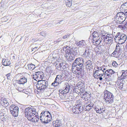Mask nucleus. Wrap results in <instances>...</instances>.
I'll return each instance as SVG.
<instances>
[{
	"mask_svg": "<svg viewBox=\"0 0 127 127\" xmlns=\"http://www.w3.org/2000/svg\"><path fill=\"white\" fill-rule=\"evenodd\" d=\"M35 74L33 77V78L35 80H36L37 79L38 81L42 80L44 77L43 73L40 72H36Z\"/></svg>",
	"mask_w": 127,
	"mask_h": 127,
	"instance_id": "9d476101",
	"label": "nucleus"
},
{
	"mask_svg": "<svg viewBox=\"0 0 127 127\" xmlns=\"http://www.w3.org/2000/svg\"><path fill=\"white\" fill-rule=\"evenodd\" d=\"M119 15L122 14L123 15H125V14L123 12H119Z\"/></svg>",
	"mask_w": 127,
	"mask_h": 127,
	"instance_id": "13d9d810",
	"label": "nucleus"
},
{
	"mask_svg": "<svg viewBox=\"0 0 127 127\" xmlns=\"http://www.w3.org/2000/svg\"><path fill=\"white\" fill-rule=\"evenodd\" d=\"M120 83H119V85H118V86H119V88L120 89L122 90V89L123 88V83H122L121 82H120Z\"/></svg>",
	"mask_w": 127,
	"mask_h": 127,
	"instance_id": "e433bc0d",
	"label": "nucleus"
},
{
	"mask_svg": "<svg viewBox=\"0 0 127 127\" xmlns=\"http://www.w3.org/2000/svg\"><path fill=\"white\" fill-rule=\"evenodd\" d=\"M60 39L59 40V39L58 40L56 41V42H58L60 41Z\"/></svg>",
	"mask_w": 127,
	"mask_h": 127,
	"instance_id": "e2e57ef3",
	"label": "nucleus"
},
{
	"mask_svg": "<svg viewBox=\"0 0 127 127\" xmlns=\"http://www.w3.org/2000/svg\"><path fill=\"white\" fill-rule=\"evenodd\" d=\"M48 86V82L45 80H41L38 82L36 84L37 90L40 91L43 90L46 88Z\"/></svg>",
	"mask_w": 127,
	"mask_h": 127,
	"instance_id": "39448f33",
	"label": "nucleus"
},
{
	"mask_svg": "<svg viewBox=\"0 0 127 127\" xmlns=\"http://www.w3.org/2000/svg\"><path fill=\"white\" fill-rule=\"evenodd\" d=\"M99 73H100V74H101L102 73V72H99Z\"/></svg>",
	"mask_w": 127,
	"mask_h": 127,
	"instance_id": "774afa93",
	"label": "nucleus"
},
{
	"mask_svg": "<svg viewBox=\"0 0 127 127\" xmlns=\"http://www.w3.org/2000/svg\"><path fill=\"white\" fill-rule=\"evenodd\" d=\"M74 44H73V46H72H72H71L70 45H70H69V48H70V49H73V46H74Z\"/></svg>",
	"mask_w": 127,
	"mask_h": 127,
	"instance_id": "6e6d98bb",
	"label": "nucleus"
},
{
	"mask_svg": "<svg viewBox=\"0 0 127 127\" xmlns=\"http://www.w3.org/2000/svg\"><path fill=\"white\" fill-rule=\"evenodd\" d=\"M71 0H67L65 1L66 5L69 7H70L71 5Z\"/></svg>",
	"mask_w": 127,
	"mask_h": 127,
	"instance_id": "2f4dec72",
	"label": "nucleus"
},
{
	"mask_svg": "<svg viewBox=\"0 0 127 127\" xmlns=\"http://www.w3.org/2000/svg\"><path fill=\"white\" fill-rule=\"evenodd\" d=\"M119 18L118 19V21L120 22H121V23L123 22L125 20V19L124 17H123L119 15Z\"/></svg>",
	"mask_w": 127,
	"mask_h": 127,
	"instance_id": "c756f323",
	"label": "nucleus"
},
{
	"mask_svg": "<svg viewBox=\"0 0 127 127\" xmlns=\"http://www.w3.org/2000/svg\"><path fill=\"white\" fill-rule=\"evenodd\" d=\"M90 55L89 50L86 49L84 53L83 54V56L85 58H88L90 57Z\"/></svg>",
	"mask_w": 127,
	"mask_h": 127,
	"instance_id": "4be33fe9",
	"label": "nucleus"
},
{
	"mask_svg": "<svg viewBox=\"0 0 127 127\" xmlns=\"http://www.w3.org/2000/svg\"><path fill=\"white\" fill-rule=\"evenodd\" d=\"M9 108L12 116L14 117H17L18 115L19 111L18 106L15 105H12Z\"/></svg>",
	"mask_w": 127,
	"mask_h": 127,
	"instance_id": "0eeeda50",
	"label": "nucleus"
},
{
	"mask_svg": "<svg viewBox=\"0 0 127 127\" xmlns=\"http://www.w3.org/2000/svg\"><path fill=\"white\" fill-rule=\"evenodd\" d=\"M44 121H45V122H47V123H44V124H47L48 123L50 122L52 119V117H44Z\"/></svg>",
	"mask_w": 127,
	"mask_h": 127,
	"instance_id": "cd10ccee",
	"label": "nucleus"
},
{
	"mask_svg": "<svg viewBox=\"0 0 127 127\" xmlns=\"http://www.w3.org/2000/svg\"><path fill=\"white\" fill-rule=\"evenodd\" d=\"M0 103L1 104L2 106L5 107H7L9 104L7 99L4 98H3L1 100Z\"/></svg>",
	"mask_w": 127,
	"mask_h": 127,
	"instance_id": "dca6fc26",
	"label": "nucleus"
},
{
	"mask_svg": "<svg viewBox=\"0 0 127 127\" xmlns=\"http://www.w3.org/2000/svg\"><path fill=\"white\" fill-rule=\"evenodd\" d=\"M10 64V61L7 60H6V61L4 63V64H3L4 66H8Z\"/></svg>",
	"mask_w": 127,
	"mask_h": 127,
	"instance_id": "f704fd0d",
	"label": "nucleus"
},
{
	"mask_svg": "<svg viewBox=\"0 0 127 127\" xmlns=\"http://www.w3.org/2000/svg\"><path fill=\"white\" fill-rule=\"evenodd\" d=\"M63 79H64V80H67V76L66 75H65L64 76V75H63Z\"/></svg>",
	"mask_w": 127,
	"mask_h": 127,
	"instance_id": "c03bdc74",
	"label": "nucleus"
},
{
	"mask_svg": "<svg viewBox=\"0 0 127 127\" xmlns=\"http://www.w3.org/2000/svg\"><path fill=\"white\" fill-rule=\"evenodd\" d=\"M76 112H75V114H79L80 113L79 110H78V108H76Z\"/></svg>",
	"mask_w": 127,
	"mask_h": 127,
	"instance_id": "49530a36",
	"label": "nucleus"
},
{
	"mask_svg": "<svg viewBox=\"0 0 127 127\" xmlns=\"http://www.w3.org/2000/svg\"><path fill=\"white\" fill-rule=\"evenodd\" d=\"M121 77L122 79H125L127 78V70L123 72Z\"/></svg>",
	"mask_w": 127,
	"mask_h": 127,
	"instance_id": "c85d7f7f",
	"label": "nucleus"
},
{
	"mask_svg": "<svg viewBox=\"0 0 127 127\" xmlns=\"http://www.w3.org/2000/svg\"><path fill=\"white\" fill-rule=\"evenodd\" d=\"M102 74H101L100 73H97L96 75V77H97V76H101V75H102Z\"/></svg>",
	"mask_w": 127,
	"mask_h": 127,
	"instance_id": "3c124183",
	"label": "nucleus"
},
{
	"mask_svg": "<svg viewBox=\"0 0 127 127\" xmlns=\"http://www.w3.org/2000/svg\"><path fill=\"white\" fill-rule=\"evenodd\" d=\"M83 95V96H85V95H85L84 94Z\"/></svg>",
	"mask_w": 127,
	"mask_h": 127,
	"instance_id": "338daca9",
	"label": "nucleus"
},
{
	"mask_svg": "<svg viewBox=\"0 0 127 127\" xmlns=\"http://www.w3.org/2000/svg\"><path fill=\"white\" fill-rule=\"evenodd\" d=\"M6 76L7 77V78L8 79H9L10 78V73H8L6 75Z\"/></svg>",
	"mask_w": 127,
	"mask_h": 127,
	"instance_id": "a18cd8bd",
	"label": "nucleus"
},
{
	"mask_svg": "<svg viewBox=\"0 0 127 127\" xmlns=\"http://www.w3.org/2000/svg\"><path fill=\"white\" fill-rule=\"evenodd\" d=\"M27 66H28V69L30 70H33L35 67V65L32 64H28Z\"/></svg>",
	"mask_w": 127,
	"mask_h": 127,
	"instance_id": "bb28decb",
	"label": "nucleus"
},
{
	"mask_svg": "<svg viewBox=\"0 0 127 127\" xmlns=\"http://www.w3.org/2000/svg\"><path fill=\"white\" fill-rule=\"evenodd\" d=\"M78 108V110H79L80 113L82 111L83 109V108L81 106H80V107L79 108Z\"/></svg>",
	"mask_w": 127,
	"mask_h": 127,
	"instance_id": "79ce46f5",
	"label": "nucleus"
},
{
	"mask_svg": "<svg viewBox=\"0 0 127 127\" xmlns=\"http://www.w3.org/2000/svg\"><path fill=\"white\" fill-rule=\"evenodd\" d=\"M101 39L103 40V41H107L109 38V35L108 36L106 35H102L101 36Z\"/></svg>",
	"mask_w": 127,
	"mask_h": 127,
	"instance_id": "b1692460",
	"label": "nucleus"
},
{
	"mask_svg": "<svg viewBox=\"0 0 127 127\" xmlns=\"http://www.w3.org/2000/svg\"><path fill=\"white\" fill-rule=\"evenodd\" d=\"M6 60V59H3L2 60V63H3V64H4V63L5 62Z\"/></svg>",
	"mask_w": 127,
	"mask_h": 127,
	"instance_id": "864d4df0",
	"label": "nucleus"
},
{
	"mask_svg": "<svg viewBox=\"0 0 127 127\" xmlns=\"http://www.w3.org/2000/svg\"><path fill=\"white\" fill-rule=\"evenodd\" d=\"M24 113L26 117L29 120L35 123L38 121L39 116L35 115L36 114V112L33 110L31 107L26 108L25 110Z\"/></svg>",
	"mask_w": 127,
	"mask_h": 127,
	"instance_id": "f03ea898",
	"label": "nucleus"
},
{
	"mask_svg": "<svg viewBox=\"0 0 127 127\" xmlns=\"http://www.w3.org/2000/svg\"><path fill=\"white\" fill-rule=\"evenodd\" d=\"M94 77L95 78H96L97 77H96V74H94Z\"/></svg>",
	"mask_w": 127,
	"mask_h": 127,
	"instance_id": "bf43d9fd",
	"label": "nucleus"
},
{
	"mask_svg": "<svg viewBox=\"0 0 127 127\" xmlns=\"http://www.w3.org/2000/svg\"><path fill=\"white\" fill-rule=\"evenodd\" d=\"M68 49H67V50H66V51H65V52L66 53L65 54V57L67 59V58H68L69 56L68 55V52H67V51H68Z\"/></svg>",
	"mask_w": 127,
	"mask_h": 127,
	"instance_id": "a19ab883",
	"label": "nucleus"
},
{
	"mask_svg": "<svg viewBox=\"0 0 127 127\" xmlns=\"http://www.w3.org/2000/svg\"><path fill=\"white\" fill-rule=\"evenodd\" d=\"M27 79L24 77L20 78L19 80L18 83L19 84H24L27 82Z\"/></svg>",
	"mask_w": 127,
	"mask_h": 127,
	"instance_id": "aec40b11",
	"label": "nucleus"
},
{
	"mask_svg": "<svg viewBox=\"0 0 127 127\" xmlns=\"http://www.w3.org/2000/svg\"><path fill=\"white\" fill-rule=\"evenodd\" d=\"M125 48H126L127 49V44L125 46Z\"/></svg>",
	"mask_w": 127,
	"mask_h": 127,
	"instance_id": "0e129e2a",
	"label": "nucleus"
},
{
	"mask_svg": "<svg viewBox=\"0 0 127 127\" xmlns=\"http://www.w3.org/2000/svg\"><path fill=\"white\" fill-rule=\"evenodd\" d=\"M94 109L97 113L100 114L103 113L105 110V108L103 107H101L99 108L95 107Z\"/></svg>",
	"mask_w": 127,
	"mask_h": 127,
	"instance_id": "2eb2a0df",
	"label": "nucleus"
},
{
	"mask_svg": "<svg viewBox=\"0 0 127 127\" xmlns=\"http://www.w3.org/2000/svg\"><path fill=\"white\" fill-rule=\"evenodd\" d=\"M59 67L57 68V69L58 70H61V68L64 69L66 68V66L65 65V64L63 63H60L59 64Z\"/></svg>",
	"mask_w": 127,
	"mask_h": 127,
	"instance_id": "5701e85b",
	"label": "nucleus"
},
{
	"mask_svg": "<svg viewBox=\"0 0 127 127\" xmlns=\"http://www.w3.org/2000/svg\"><path fill=\"white\" fill-rule=\"evenodd\" d=\"M95 40V44L97 45H99L101 41V40L99 38L97 39L96 40Z\"/></svg>",
	"mask_w": 127,
	"mask_h": 127,
	"instance_id": "72a5a7b5",
	"label": "nucleus"
},
{
	"mask_svg": "<svg viewBox=\"0 0 127 127\" xmlns=\"http://www.w3.org/2000/svg\"><path fill=\"white\" fill-rule=\"evenodd\" d=\"M127 37L126 35L123 34H121L120 32L117 33L115 38H114L115 40H118L119 44H122L124 43L126 41Z\"/></svg>",
	"mask_w": 127,
	"mask_h": 127,
	"instance_id": "7ed1b4c3",
	"label": "nucleus"
},
{
	"mask_svg": "<svg viewBox=\"0 0 127 127\" xmlns=\"http://www.w3.org/2000/svg\"><path fill=\"white\" fill-rule=\"evenodd\" d=\"M93 107V104H90L86 106L85 108V111H88L91 109Z\"/></svg>",
	"mask_w": 127,
	"mask_h": 127,
	"instance_id": "393cba45",
	"label": "nucleus"
},
{
	"mask_svg": "<svg viewBox=\"0 0 127 127\" xmlns=\"http://www.w3.org/2000/svg\"><path fill=\"white\" fill-rule=\"evenodd\" d=\"M63 81V76L60 75L56 76L54 82L52 84V85L56 86L59 84H60Z\"/></svg>",
	"mask_w": 127,
	"mask_h": 127,
	"instance_id": "6e6552de",
	"label": "nucleus"
},
{
	"mask_svg": "<svg viewBox=\"0 0 127 127\" xmlns=\"http://www.w3.org/2000/svg\"><path fill=\"white\" fill-rule=\"evenodd\" d=\"M79 90H79V92H78L79 93H80V92L81 93H83L84 92V88L82 87V88H81V87H80V89L79 87Z\"/></svg>",
	"mask_w": 127,
	"mask_h": 127,
	"instance_id": "ea45409f",
	"label": "nucleus"
},
{
	"mask_svg": "<svg viewBox=\"0 0 127 127\" xmlns=\"http://www.w3.org/2000/svg\"><path fill=\"white\" fill-rule=\"evenodd\" d=\"M96 71L97 72V73H99V72H102V73L101 74H104V71L103 70H100V69H98L96 70Z\"/></svg>",
	"mask_w": 127,
	"mask_h": 127,
	"instance_id": "37998d69",
	"label": "nucleus"
},
{
	"mask_svg": "<svg viewBox=\"0 0 127 127\" xmlns=\"http://www.w3.org/2000/svg\"><path fill=\"white\" fill-rule=\"evenodd\" d=\"M76 108L77 107H75V108H73L72 109V111L73 113H75V112H76Z\"/></svg>",
	"mask_w": 127,
	"mask_h": 127,
	"instance_id": "de8ad7c7",
	"label": "nucleus"
},
{
	"mask_svg": "<svg viewBox=\"0 0 127 127\" xmlns=\"http://www.w3.org/2000/svg\"><path fill=\"white\" fill-rule=\"evenodd\" d=\"M123 5L125 6H126L127 5V2L125 3L124 4V5L123 4L122 5V6H123Z\"/></svg>",
	"mask_w": 127,
	"mask_h": 127,
	"instance_id": "052dcab7",
	"label": "nucleus"
},
{
	"mask_svg": "<svg viewBox=\"0 0 127 127\" xmlns=\"http://www.w3.org/2000/svg\"><path fill=\"white\" fill-rule=\"evenodd\" d=\"M125 14H126L127 15V12H125Z\"/></svg>",
	"mask_w": 127,
	"mask_h": 127,
	"instance_id": "69168bd1",
	"label": "nucleus"
},
{
	"mask_svg": "<svg viewBox=\"0 0 127 127\" xmlns=\"http://www.w3.org/2000/svg\"><path fill=\"white\" fill-rule=\"evenodd\" d=\"M44 117L41 115H40V120L41 121V122L42 123L44 124V123H47V122H45V121H44Z\"/></svg>",
	"mask_w": 127,
	"mask_h": 127,
	"instance_id": "473e14b6",
	"label": "nucleus"
},
{
	"mask_svg": "<svg viewBox=\"0 0 127 127\" xmlns=\"http://www.w3.org/2000/svg\"><path fill=\"white\" fill-rule=\"evenodd\" d=\"M84 61V59L81 58L76 59L72 65V69L73 73H77L79 75L84 69V65L83 64Z\"/></svg>",
	"mask_w": 127,
	"mask_h": 127,
	"instance_id": "f257e3e1",
	"label": "nucleus"
},
{
	"mask_svg": "<svg viewBox=\"0 0 127 127\" xmlns=\"http://www.w3.org/2000/svg\"><path fill=\"white\" fill-rule=\"evenodd\" d=\"M115 72L112 69H108L105 72L104 75L108 77H111L113 76V74Z\"/></svg>",
	"mask_w": 127,
	"mask_h": 127,
	"instance_id": "f8f14e48",
	"label": "nucleus"
},
{
	"mask_svg": "<svg viewBox=\"0 0 127 127\" xmlns=\"http://www.w3.org/2000/svg\"><path fill=\"white\" fill-rule=\"evenodd\" d=\"M102 67H99V66H97V69H100V70H102Z\"/></svg>",
	"mask_w": 127,
	"mask_h": 127,
	"instance_id": "8fccbe9b",
	"label": "nucleus"
},
{
	"mask_svg": "<svg viewBox=\"0 0 127 127\" xmlns=\"http://www.w3.org/2000/svg\"><path fill=\"white\" fill-rule=\"evenodd\" d=\"M118 27L119 28H120L121 29H125L126 28V27L125 25H119Z\"/></svg>",
	"mask_w": 127,
	"mask_h": 127,
	"instance_id": "58836bf2",
	"label": "nucleus"
},
{
	"mask_svg": "<svg viewBox=\"0 0 127 127\" xmlns=\"http://www.w3.org/2000/svg\"><path fill=\"white\" fill-rule=\"evenodd\" d=\"M107 92L104 94V99L105 102L111 104L113 102L114 96L111 92L107 91Z\"/></svg>",
	"mask_w": 127,
	"mask_h": 127,
	"instance_id": "20e7f679",
	"label": "nucleus"
},
{
	"mask_svg": "<svg viewBox=\"0 0 127 127\" xmlns=\"http://www.w3.org/2000/svg\"><path fill=\"white\" fill-rule=\"evenodd\" d=\"M62 125L61 121L59 119H58L54 121L53 123V125L54 127H60Z\"/></svg>",
	"mask_w": 127,
	"mask_h": 127,
	"instance_id": "ddd939ff",
	"label": "nucleus"
},
{
	"mask_svg": "<svg viewBox=\"0 0 127 127\" xmlns=\"http://www.w3.org/2000/svg\"><path fill=\"white\" fill-rule=\"evenodd\" d=\"M56 58H57V62H59L60 60V58L59 57H56Z\"/></svg>",
	"mask_w": 127,
	"mask_h": 127,
	"instance_id": "09e8293b",
	"label": "nucleus"
},
{
	"mask_svg": "<svg viewBox=\"0 0 127 127\" xmlns=\"http://www.w3.org/2000/svg\"><path fill=\"white\" fill-rule=\"evenodd\" d=\"M75 43L80 47H84L86 45V43L84 40H83L79 42L76 41Z\"/></svg>",
	"mask_w": 127,
	"mask_h": 127,
	"instance_id": "4468645a",
	"label": "nucleus"
},
{
	"mask_svg": "<svg viewBox=\"0 0 127 127\" xmlns=\"http://www.w3.org/2000/svg\"><path fill=\"white\" fill-rule=\"evenodd\" d=\"M67 51V52H68V55H70V54L72 56H74L75 57V56H76L77 54V52L76 50L74 51L73 50V51L72 52L71 50H70L68 49V51Z\"/></svg>",
	"mask_w": 127,
	"mask_h": 127,
	"instance_id": "6ab92c4d",
	"label": "nucleus"
},
{
	"mask_svg": "<svg viewBox=\"0 0 127 127\" xmlns=\"http://www.w3.org/2000/svg\"><path fill=\"white\" fill-rule=\"evenodd\" d=\"M40 115H41L44 117H52L50 113L47 111H45L42 112H41Z\"/></svg>",
	"mask_w": 127,
	"mask_h": 127,
	"instance_id": "a211bd4d",
	"label": "nucleus"
},
{
	"mask_svg": "<svg viewBox=\"0 0 127 127\" xmlns=\"http://www.w3.org/2000/svg\"><path fill=\"white\" fill-rule=\"evenodd\" d=\"M37 48V47H35L34 48H32V51H34V50L36 49Z\"/></svg>",
	"mask_w": 127,
	"mask_h": 127,
	"instance_id": "4d7b16f0",
	"label": "nucleus"
},
{
	"mask_svg": "<svg viewBox=\"0 0 127 127\" xmlns=\"http://www.w3.org/2000/svg\"><path fill=\"white\" fill-rule=\"evenodd\" d=\"M97 73V72L96 71V70L95 71V72L94 73V74H96Z\"/></svg>",
	"mask_w": 127,
	"mask_h": 127,
	"instance_id": "680f3d73",
	"label": "nucleus"
},
{
	"mask_svg": "<svg viewBox=\"0 0 127 127\" xmlns=\"http://www.w3.org/2000/svg\"><path fill=\"white\" fill-rule=\"evenodd\" d=\"M68 36V35H65L62 38L63 39H64L67 38V37Z\"/></svg>",
	"mask_w": 127,
	"mask_h": 127,
	"instance_id": "5fc2aeb1",
	"label": "nucleus"
},
{
	"mask_svg": "<svg viewBox=\"0 0 127 127\" xmlns=\"http://www.w3.org/2000/svg\"><path fill=\"white\" fill-rule=\"evenodd\" d=\"M93 40H96L97 39L99 38V37H98L99 36V34L96 31H94L93 33Z\"/></svg>",
	"mask_w": 127,
	"mask_h": 127,
	"instance_id": "412c9836",
	"label": "nucleus"
},
{
	"mask_svg": "<svg viewBox=\"0 0 127 127\" xmlns=\"http://www.w3.org/2000/svg\"><path fill=\"white\" fill-rule=\"evenodd\" d=\"M109 35V38L108 40V42L109 43H112L113 42V36L112 35Z\"/></svg>",
	"mask_w": 127,
	"mask_h": 127,
	"instance_id": "7c9ffc66",
	"label": "nucleus"
},
{
	"mask_svg": "<svg viewBox=\"0 0 127 127\" xmlns=\"http://www.w3.org/2000/svg\"><path fill=\"white\" fill-rule=\"evenodd\" d=\"M85 66L90 71L93 68V62L90 60L86 62Z\"/></svg>",
	"mask_w": 127,
	"mask_h": 127,
	"instance_id": "9b49d317",
	"label": "nucleus"
},
{
	"mask_svg": "<svg viewBox=\"0 0 127 127\" xmlns=\"http://www.w3.org/2000/svg\"><path fill=\"white\" fill-rule=\"evenodd\" d=\"M68 58H67V61L68 62H71L73 60L75 59L74 56H72L70 54Z\"/></svg>",
	"mask_w": 127,
	"mask_h": 127,
	"instance_id": "a878e982",
	"label": "nucleus"
},
{
	"mask_svg": "<svg viewBox=\"0 0 127 127\" xmlns=\"http://www.w3.org/2000/svg\"><path fill=\"white\" fill-rule=\"evenodd\" d=\"M95 49L97 54L103 53L104 51V50L100 47H96Z\"/></svg>",
	"mask_w": 127,
	"mask_h": 127,
	"instance_id": "f3484780",
	"label": "nucleus"
},
{
	"mask_svg": "<svg viewBox=\"0 0 127 127\" xmlns=\"http://www.w3.org/2000/svg\"><path fill=\"white\" fill-rule=\"evenodd\" d=\"M112 65L115 67H116L118 65V64L117 62L115 61H113L112 64Z\"/></svg>",
	"mask_w": 127,
	"mask_h": 127,
	"instance_id": "c9c22d12",
	"label": "nucleus"
},
{
	"mask_svg": "<svg viewBox=\"0 0 127 127\" xmlns=\"http://www.w3.org/2000/svg\"><path fill=\"white\" fill-rule=\"evenodd\" d=\"M122 44H117L116 45L115 48V50L112 54L114 57H117L119 56L121 51L122 50V49L124 48V46L121 45Z\"/></svg>",
	"mask_w": 127,
	"mask_h": 127,
	"instance_id": "423d86ee",
	"label": "nucleus"
},
{
	"mask_svg": "<svg viewBox=\"0 0 127 127\" xmlns=\"http://www.w3.org/2000/svg\"><path fill=\"white\" fill-rule=\"evenodd\" d=\"M103 75V74L101 75V76L99 77V79L100 80H101L102 79V77H101Z\"/></svg>",
	"mask_w": 127,
	"mask_h": 127,
	"instance_id": "603ef678",
	"label": "nucleus"
},
{
	"mask_svg": "<svg viewBox=\"0 0 127 127\" xmlns=\"http://www.w3.org/2000/svg\"><path fill=\"white\" fill-rule=\"evenodd\" d=\"M56 57H53L51 58V61L54 63H57Z\"/></svg>",
	"mask_w": 127,
	"mask_h": 127,
	"instance_id": "4c0bfd02",
	"label": "nucleus"
},
{
	"mask_svg": "<svg viewBox=\"0 0 127 127\" xmlns=\"http://www.w3.org/2000/svg\"><path fill=\"white\" fill-rule=\"evenodd\" d=\"M65 88L61 92L62 94H65L68 93L70 90H71L72 91L71 89L73 87L72 85H70L67 82H65Z\"/></svg>",
	"mask_w": 127,
	"mask_h": 127,
	"instance_id": "1a4fd4ad",
	"label": "nucleus"
}]
</instances>
